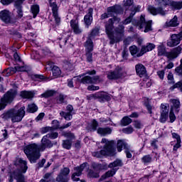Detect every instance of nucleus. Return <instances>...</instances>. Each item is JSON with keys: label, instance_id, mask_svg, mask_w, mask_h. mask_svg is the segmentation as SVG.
<instances>
[{"label": "nucleus", "instance_id": "nucleus-1", "mask_svg": "<svg viewBox=\"0 0 182 182\" xmlns=\"http://www.w3.org/2000/svg\"><path fill=\"white\" fill-rule=\"evenodd\" d=\"M121 19L119 17H114L112 18H109L108 21L105 24V31L107 35H108V38H109L110 45H114V43L117 42H120L122 41V38H123V35L124 33V26L123 25H119L117 28H115V32L117 33V36H114V33L113 32L114 23H119Z\"/></svg>", "mask_w": 182, "mask_h": 182}, {"label": "nucleus", "instance_id": "nucleus-2", "mask_svg": "<svg viewBox=\"0 0 182 182\" xmlns=\"http://www.w3.org/2000/svg\"><path fill=\"white\" fill-rule=\"evenodd\" d=\"M101 144H104L103 149L100 151H95L92 153L94 157L100 159L106 156H114L116 154V149L113 147V141H109L106 138H103L101 141Z\"/></svg>", "mask_w": 182, "mask_h": 182}, {"label": "nucleus", "instance_id": "nucleus-3", "mask_svg": "<svg viewBox=\"0 0 182 182\" xmlns=\"http://www.w3.org/2000/svg\"><path fill=\"white\" fill-rule=\"evenodd\" d=\"M4 120H11V123H19L25 117V107H21L19 109H11L4 112L2 115Z\"/></svg>", "mask_w": 182, "mask_h": 182}, {"label": "nucleus", "instance_id": "nucleus-4", "mask_svg": "<svg viewBox=\"0 0 182 182\" xmlns=\"http://www.w3.org/2000/svg\"><path fill=\"white\" fill-rule=\"evenodd\" d=\"M24 153L31 163H36L41 158V151L38 144H31L24 147Z\"/></svg>", "mask_w": 182, "mask_h": 182}, {"label": "nucleus", "instance_id": "nucleus-5", "mask_svg": "<svg viewBox=\"0 0 182 182\" xmlns=\"http://www.w3.org/2000/svg\"><path fill=\"white\" fill-rule=\"evenodd\" d=\"M18 164L20 166V171H15L13 173V176L17 182H26L25 176L22 173H26V171L28 170V162L22 159H19Z\"/></svg>", "mask_w": 182, "mask_h": 182}, {"label": "nucleus", "instance_id": "nucleus-6", "mask_svg": "<svg viewBox=\"0 0 182 182\" xmlns=\"http://www.w3.org/2000/svg\"><path fill=\"white\" fill-rule=\"evenodd\" d=\"M18 92L16 90H10L4 95L0 99V111L4 110L8 106V105L14 102V99L16 97Z\"/></svg>", "mask_w": 182, "mask_h": 182}, {"label": "nucleus", "instance_id": "nucleus-7", "mask_svg": "<svg viewBox=\"0 0 182 182\" xmlns=\"http://www.w3.org/2000/svg\"><path fill=\"white\" fill-rule=\"evenodd\" d=\"M181 47L178 46L171 52L166 53V48L164 46L161 45L158 47V55L159 56H163L165 55V56H166L169 60H173V59H176V58L178 56L179 53H181Z\"/></svg>", "mask_w": 182, "mask_h": 182}, {"label": "nucleus", "instance_id": "nucleus-8", "mask_svg": "<svg viewBox=\"0 0 182 182\" xmlns=\"http://www.w3.org/2000/svg\"><path fill=\"white\" fill-rule=\"evenodd\" d=\"M159 6H171L172 11H180L182 9V1L173 0H157Z\"/></svg>", "mask_w": 182, "mask_h": 182}, {"label": "nucleus", "instance_id": "nucleus-9", "mask_svg": "<svg viewBox=\"0 0 182 182\" xmlns=\"http://www.w3.org/2000/svg\"><path fill=\"white\" fill-rule=\"evenodd\" d=\"M107 78L109 80H116L117 79H122L126 77V72L123 68L120 67H117L114 71H109L107 73Z\"/></svg>", "mask_w": 182, "mask_h": 182}, {"label": "nucleus", "instance_id": "nucleus-10", "mask_svg": "<svg viewBox=\"0 0 182 182\" xmlns=\"http://www.w3.org/2000/svg\"><path fill=\"white\" fill-rule=\"evenodd\" d=\"M151 21H146L144 16H141L139 21L136 22V23H134V22L133 23L138 26L139 29H141V31H144L145 33H147V32L151 31Z\"/></svg>", "mask_w": 182, "mask_h": 182}, {"label": "nucleus", "instance_id": "nucleus-11", "mask_svg": "<svg viewBox=\"0 0 182 182\" xmlns=\"http://www.w3.org/2000/svg\"><path fill=\"white\" fill-rule=\"evenodd\" d=\"M172 105L171 106V110L169 112V119L171 123H173L176 121V115L174 113H178L180 112V100H171Z\"/></svg>", "mask_w": 182, "mask_h": 182}, {"label": "nucleus", "instance_id": "nucleus-12", "mask_svg": "<svg viewBox=\"0 0 182 182\" xmlns=\"http://www.w3.org/2000/svg\"><path fill=\"white\" fill-rule=\"evenodd\" d=\"M73 80H77L83 85L93 83V79L89 75H78L75 77L73 79L68 80V87H73Z\"/></svg>", "mask_w": 182, "mask_h": 182}, {"label": "nucleus", "instance_id": "nucleus-13", "mask_svg": "<svg viewBox=\"0 0 182 182\" xmlns=\"http://www.w3.org/2000/svg\"><path fill=\"white\" fill-rule=\"evenodd\" d=\"M107 13L102 14L101 19H106L107 18H110V16H114L117 14H120L122 12V6H113L107 8Z\"/></svg>", "mask_w": 182, "mask_h": 182}, {"label": "nucleus", "instance_id": "nucleus-14", "mask_svg": "<svg viewBox=\"0 0 182 182\" xmlns=\"http://www.w3.org/2000/svg\"><path fill=\"white\" fill-rule=\"evenodd\" d=\"M182 41V31L178 34H172L170 39L167 42V46L169 48H174L177 45H180V42Z\"/></svg>", "mask_w": 182, "mask_h": 182}, {"label": "nucleus", "instance_id": "nucleus-15", "mask_svg": "<svg viewBox=\"0 0 182 182\" xmlns=\"http://www.w3.org/2000/svg\"><path fill=\"white\" fill-rule=\"evenodd\" d=\"M88 100H95L98 99L100 102H105L106 100H110V96L105 92H97L91 94L87 96Z\"/></svg>", "mask_w": 182, "mask_h": 182}, {"label": "nucleus", "instance_id": "nucleus-16", "mask_svg": "<svg viewBox=\"0 0 182 182\" xmlns=\"http://www.w3.org/2000/svg\"><path fill=\"white\" fill-rule=\"evenodd\" d=\"M52 147H53V143H52V141L50 140L46 135L43 136L41 141V145H38L39 150L41 151H45L46 149H50Z\"/></svg>", "mask_w": 182, "mask_h": 182}, {"label": "nucleus", "instance_id": "nucleus-17", "mask_svg": "<svg viewBox=\"0 0 182 182\" xmlns=\"http://www.w3.org/2000/svg\"><path fill=\"white\" fill-rule=\"evenodd\" d=\"M70 173V169L69 168H64L60 170V173L56 177L57 182H69V173Z\"/></svg>", "mask_w": 182, "mask_h": 182}, {"label": "nucleus", "instance_id": "nucleus-18", "mask_svg": "<svg viewBox=\"0 0 182 182\" xmlns=\"http://www.w3.org/2000/svg\"><path fill=\"white\" fill-rule=\"evenodd\" d=\"M87 164L84 163L80 166L74 168L75 172L73 173L71 178L73 181H79L80 178L77 177H80V175L82 174V171L85 170V168L87 167Z\"/></svg>", "mask_w": 182, "mask_h": 182}, {"label": "nucleus", "instance_id": "nucleus-19", "mask_svg": "<svg viewBox=\"0 0 182 182\" xmlns=\"http://www.w3.org/2000/svg\"><path fill=\"white\" fill-rule=\"evenodd\" d=\"M0 19L5 22V23H12V18H11V11L4 9L0 11Z\"/></svg>", "mask_w": 182, "mask_h": 182}, {"label": "nucleus", "instance_id": "nucleus-20", "mask_svg": "<svg viewBox=\"0 0 182 182\" xmlns=\"http://www.w3.org/2000/svg\"><path fill=\"white\" fill-rule=\"evenodd\" d=\"M148 11L151 15H161L162 16H164V15L167 14V11L163 9V8L159 7L156 9L153 6H149Z\"/></svg>", "mask_w": 182, "mask_h": 182}, {"label": "nucleus", "instance_id": "nucleus-21", "mask_svg": "<svg viewBox=\"0 0 182 182\" xmlns=\"http://www.w3.org/2000/svg\"><path fill=\"white\" fill-rule=\"evenodd\" d=\"M92 21H93V9L90 8L88 9L87 14L85 15L84 17V22H85L86 26H87V28H89V26H90V25H92Z\"/></svg>", "mask_w": 182, "mask_h": 182}, {"label": "nucleus", "instance_id": "nucleus-22", "mask_svg": "<svg viewBox=\"0 0 182 182\" xmlns=\"http://www.w3.org/2000/svg\"><path fill=\"white\" fill-rule=\"evenodd\" d=\"M136 75L139 76V77H144V76H146L147 73V70H146V67L143 65V64H137L135 66Z\"/></svg>", "mask_w": 182, "mask_h": 182}, {"label": "nucleus", "instance_id": "nucleus-23", "mask_svg": "<svg viewBox=\"0 0 182 182\" xmlns=\"http://www.w3.org/2000/svg\"><path fill=\"white\" fill-rule=\"evenodd\" d=\"M70 26L73 30L74 33L76 35H79L83 32V30L79 27V23L76 20H71L70 21Z\"/></svg>", "mask_w": 182, "mask_h": 182}, {"label": "nucleus", "instance_id": "nucleus-24", "mask_svg": "<svg viewBox=\"0 0 182 182\" xmlns=\"http://www.w3.org/2000/svg\"><path fill=\"white\" fill-rule=\"evenodd\" d=\"M178 25H180V21H178L177 16H174L172 19L166 22V26L168 28H176V26H178Z\"/></svg>", "mask_w": 182, "mask_h": 182}, {"label": "nucleus", "instance_id": "nucleus-25", "mask_svg": "<svg viewBox=\"0 0 182 182\" xmlns=\"http://www.w3.org/2000/svg\"><path fill=\"white\" fill-rule=\"evenodd\" d=\"M129 52L134 58H140V56H143V54H141V52L139 53V48L136 46L129 47Z\"/></svg>", "mask_w": 182, "mask_h": 182}, {"label": "nucleus", "instance_id": "nucleus-26", "mask_svg": "<svg viewBox=\"0 0 182 182\" xmlns=\"http://www.w3.org/2000/svg\"><path fill=\"white\" fill-rule=\"evenodd\" d=\"M154 48H156V45L151 43H148L146 46H143L141 47V55H144V53H147V52H151Z\"/></svg>", "mask_w": 182, "mask_h": 182}, {"label": "nucleus", "instance_id": "nucleus-27", "mask_svg": "<svg viewBox=\"0 0 182 182\" xmlns=\"http://www.w3.org/2000/svg\"><path fill=\"white\" fill-rule=\"evenodd\" d=\"M97 132L98 134H100V136H107L109 134H112V130L111 128L109 127H100L97 129Z\"/></svg>", "mask_w": 182, "mask_h": 182}, {"label": "nucleus", "instance_id": "nucleus-28", "mask_svg": "<svg viewBox=\"0 0 182 182\" xmlns=\"http://www.w3.org/2000/svg\"><path fill=\"white\" fill-rule=\"evenodd\" d=\"M129 146V144H127V142H126L125 140H123V139L118 140L117 144V151L119 152L122 151V150H123V148L125 150V149H127V147Z\"/></svg>", "mask_w": 182, "mask_h": 182}, {"label": "nucleus", "instance_id": "nucleus-29", "mask_svg": "<svg viewBox=\"0 0 182 182\" xmlns=\"http://www.w3.org/2000/svg\"><path fill=\"white\" fill-rule=\"evenodd\" d=\"M85 52H93V41L92 38H87L85 43Z\"/></svg>", "mask_w": 182, "mask_h": 182}, {"label": "nucleus", "instance_id": "nucleus-30", "mask_svg": "<svg viewBox=\"0 0 182 182\" xmlns=\"http://www.w3.org/2000/svg\"><path fill=\"white\" fill-rule=\"evenodd\" d=\"M21 96L23 97V99H32V97L35 96V94L31 91H22Z\"/></svg>", "mask_w": 182, "mask_h": 182}, {"label": "nucleus", "instance_id": "nucleus-31", "mask_svg": "<svg viewBox=\"0 0 182 182\" xmlns=\"http://www.w3.org/2000/svg\"><path fill=\"white\" fill-rule=\"evenodd\" d=\"M122 166H123V161H122V159H117L109 164V168H113V167H122Z\"/></svg>", "mask_w": 182, "mask_h": 182}, {"label": "nucleus", "instance_id": "nucleus-32", "mask_svg": "<svg viewBox=\"0 0 182 182\" xmlns=\"http://www.w3.org/2000/svg\"><path fill=\"white\" fill-rule=\"evenodd\" d=\"M52 73L54 77H59L62 73V71H60V68H59L58 66L54 65L52 68Z\"/></svg>", "mask_w": 182, "mask_h": 182}, {"label": "nucleus", "instance_id": "nucleus-33", "mask_svg": "<svg viewBox=\"0 0 182 182\" xmlns=\"http://www.w3.org/2000/svg\"><path fill=\"white\" fill-rule=\"evenodd\" d=\"M116 171H117V169L112 168L110 171H108L105 175L102 176V179L107 178V177H113L114 174H116Z\"/></svg>", "mask_w": 182, "mask_h": 182}, {"label": "nucleus", "instance_id": "nucleus-34", "mask_svg": "<svg viewBox=\"0 0 182 182\" xmlns=\"http://www.w3.org/2000/svg\"><path fill=\"white\" fill-rule=\"evenodd\" d=\"M63 147L67 150H70L72 148V141L69 139L63 141Z\"/></svg>", "mask_w": 182, "mask_h": 182}, {"label": "nucleus", "instance_id": "nucleus-35", "mask_svg": "<svg viewBox=\"0 0 182 182\" xmlns=\"http://www.w3.org/2000/svg\"><path fill=\"white\" fill-rule=\"evenodd\" d=\"M27 111L29 113H35V112L38 111V106H36V105H35L34 103L29 104L27 108Z\"/></svg>", "mask_w": 182, "mask_h": 182}, {"label": "nucleus", "instance_id": "nucleus-36", "mask_svg": "<svg viewBox=\"0 0 182 182\" xmlns=\"http://www.w3.org/2000/svg\"><path fill=\"white\" fill-rule=\"evenodd\" d=\"M31 14H33V17L36 18V16L39 14V6L35 5L32 6L31 8Z\"/></svg>", "mask_w": 182, "mask_h": 182}, {"label": "nucleus", "instance_id": "nucleus-37", "mask_svg": "<svg viewBox=\"0 0 182 182\" xmlns=\"http://www.w3.org/2000/svg\"><path fill=\"white\" fill-rule=\"evenodd\" d=\"M132 120L129 117H124L121 120V124L122 126H129L130 123H132Z\"/></svg>", "mask_w": 182, "mask_h": 182}, {"label": "nucleus", "instance_id": "nucleus-38", "mask_svg": "<svg viewBox=\"0 0 182 182\" xmlns=\"http://www.w3.org/2000/svg\"><path fill=\"white\" fill-rule=\"evenodd\" d=\"M99 36V28H95L92 30L88 38H90V39H94L95 36Z\"/></svg>", "mask_w": 182, "mask_h": 182}, {"label": "nucleus", "instance_id": "nucleus-39", "mask_svg": "<svg viewBox=\"0 0 182 182\" xmlns=\"http://www.w3.org/2000/svg\"><path fill=\"white\" fill-rule=\"evenodd\" d=\"M153 158L150 155H145L141 158V161L144 164H149V163H151V160Z\"/></svg>", "mask_w": 182, "mask_h": 182}, {"label": "nucleus", "instance_id": "nucleus-40", "mask_svg": "<svg viewBox=\"0 0 182 182\" xmlns=\"http://www.w3.org/2000/svg\"><path fill=\"white\" fill-rule=\"evenodd\" d=\"M50 6L52 9L53 14H58V4L55 2H52V0L49 1Z\"/></svg>", "mask_w": 182, "mask_h": 182}, {"label": "nucleus", "instance_id": "nucleus-41", "mask_svg": "<svg viewBox=\"0 0 182 182\" xmlns=\"http://www.w3.org/2000/svg\"><path fill=\"white\" fill-rule=\"evenodd\" d=\"M60 115L62 117H64V119L65 120H72V114H70V112H61L60 113Z\"/></svg>", "mask_w": 182, "mask_h": 182}, {"label": "nucleus", "instance_id": "nucleus-42", "mask_svg": "<svg viewBox=\"0 0 182 182\" xmlns=\"http://www.w3.org/2000/svg\"><path fill=\"white\" fill-rule=\"evenodd\" d=\"M168 104H162L161 105V113L164 114H168Z\"/></svg>", "mask_w": 182, "mask_h": 182}, {"label": "nucleus", "instance_id": "nucleus-43", "mask_svg": "<svg viewBox=\"0 0 182 182\" xmlns=\"http://www.w3.org/2000/svg\"><path fill=\"white\" fill-rule=\"evenodd\" d=\"M55 95V91L53 90H48L46 92L41 94V97H45L46 99L48 97H50L51 96H53Z\"/></svg>", "mask_w": 182, "mask_h": 182}, {"label": "nucleus", "instance_id": "nucleus-44", "mask_svg": "<svg viewBox=\"0 0 182 182\" xmlns=\"http://www.w3.org/2000/svg\"><path fill=\"white\" fill-rule=\"evenodd\" d=\"M95 171H96V168H95V167H94V171L90 170L88 173L89 177H93V178H97V177H99V171H97V172Z\"/></svg>", "mask_w": 182, "mask_h": 182}, {"label": "nucleus", "instance_id": "nucleus-45", "mask_svg": "<svg viewBox=\"0 0 182 182\" xmlns=\"http://www.w3.org/2000/svg\"><path fill=\"white\" fill-rule=\"evenodd\" d=\"M5 72H6V76H11V75H14V73H16V67L15 68H9L6 69Z\"/></svg>", "mask_w": 182, "mask_h": 182}, {"label": "nucleus", "instance_id": "nucleus-46", "mask_svg": "<svg viewBox=\"0 0 182 182\" xmlns=\"http://www.w3.org/2000/svg\"><path fill=\"white\" fill-rule=\"evenodd\" d=\"M135 13H131L129 16L127 17L124 21H122V25H129L132 22L133 16H134Z\"/></svg>", "mask_w": 182, "mask_h": 182}, {"label": "nucleus", "instance_id": "nucleus-47", "mask_svg": "<svg viewBox=\"0 0 182 182\" xmlns=\"http://www.w3.org/2000/svg\"><path fill=\"white\" fill-rule=\"evenodd\" d=\"M167 79L169 85H174V75H173V73H168Z\"/></svg>", "mask_w": 182, "mask_h": 182}, {"label": "nucleus", "instance_id": "nucleus-48", "mask_svg": "<svg viewBox=\"0 0 182 182\" xmlns=\"http://www.w3.org/2000/svg\"><path fill=\"white\" fill-rule=\"evenodd\" d=\"M85 56L87 61L88 62H93V54L92 53V51H85Z\"/></svg>", "mask_w": 182, "mask_h": 182}, {"label": "nucleus", "instance_id": "nucleus-49", "mask_svg": "<svg viewBox=\"0 0 182 182\" xmlns=\"http://www.w3.org/2000/svg\"><path fill=\"white\" fill-rule=\"evenodd\" d=\"M50 176L52 173H47L44 175L43 178L40 181V182H50Z\"/></svg>", "mask_w": 182, "mask_h": 182}, {"label": "nucleus", "instance_id": "nucleus-50", "mask_svg": "<svg viewBox=\"0 0 182 182\" xmlns=\"http://www.w3.org/2000/svg\"><path fill=\"white\" fill-rule=\"evenodd\" d=\"M124 153L127 159H132V153H133V150L130 149V146L124 149Z\"/></svg>", "mask_w": 182, "mask_h": 182}, {"label": "nucleus", "instance_id": "nucleus-51", "mask_svg": "<svg viewBox=\"0 0 182 182\" xmlns=\"http://www.w3.org/2000/svg\"><path fill=\"white\" fill-rule=\"evenodd\" d=\"M25 0H16L14 2V6L16 8V9H22V4H23V1Z\"/></svg>", "mask_w": 182, "mask_h": 182}, {"label": "nucleus", "instance_id": "nucleus-52", "mask_svg": "<svg viewBox=\"0 0 182 182\" xmlns=\"http://www.w3.org/2000/svg\"><path fill=\"white\" fill-rule=\"evenodd\" d=\"M48 139H52L53 140L55 139H58V136H59V134L58 132H51L48 133L46 135Z\"/></svg>", "mask_w": 182, "mask_h": 182}, {"label": "nucleus", "instance_id": "nucleus-53", "mask_svg": "<svg viewBox=\"0 0 182 182\" xmlns=\"http://www.w3.org/2000/svg\"><path fill=\"white\" fill-rule=\"evenodd\" d=\"M167 119H168V114L161 113V117H160L161 123H166V122L167 121Z\"/></svg>", "mask_w": 182, "mask_h": 182}, {"label": "nucleus", "instance_id": "nucleus-54", "mask_svg": "<svg viewBox=\"0 0 182 182\" xmlns=\"http://www.w3.org/2000/svg\"><path fill=\"white\" fill-rule=\"evenodd\" d=\"M134 126L135 129H142L143 124L140 121H135L134 122Z\"/></svg>", "mask_w": 182, "mask_h": 182}, {"label": "nucleus", "instance_id": "nucleus-55", "mask_svg": "<svg viewBox=\"0 0 182 182\" xmlns=\"http://www.w3.org/2000/svg\"><path fill=\"white\" fill-rule=\"evenodd\" d=\"M63 67L65 69H70V68H72V63L65 60L63 61Z\"/></svg>", "mask_w": 182, "mask_h": 182}, {"label": "nucleus", "instance_id": "nucleus-56", "mask_svg": "<svg viewBox=\"0 0 182 182\" xmlns=\"http://www.w3.org/2000/svg\"><path fill=\"white\" fill-rule=\"evenodd\" d=\"M97 126H99L97 121L94 119L91 125V130H92V132H95L96 129H97Z\"/></svg>", "mask_w": 182, "mask_h": 182}, {"label": "nucleus", "instance_id": "nucleus-57", "mask_svg": "<svg viewBox=\"0 0 182 182\" xmlns=\"http://www.w3.org/2000/svg\"><path fill=\"white\" fill-rule=\"evenodd\" d=\"M63 136H64V137H67V139H70L71 140L72 139H75V135L70 132H65L63 134Z\"/></svg>", "mask_w": 182, "mask_h": 182}, {"label": "nucleus", "instance_id": "nucleus-58", "mask_svg": "<svg viewBox=\"0 0 182 182\" xmlns=\"http://www.w3.org/2000/svg\"><path fill=\"white\" fill-rule=\"evenodd\" d=\"M33 79L38 82H41V80H43L45 77H43V75H34Z\"/></svg>", "mask_w": 182, "mask_h": 182}, {"label": "nucleus", "instance_id": "nucleus-59", "mask_svg": "<svg viewBox=\"0 0 182 182\" xmlns=\"http://www.w3.org/2000/svg\"><path fill=\"white\" fill-rule=\"evenodd\" d=\"M172 136L173 139H176L177 143H181V139L180 138V135H178L177 133L173 132Z\"/></svg>", "mask_w": 182, "mask_h": 182}, {"label": "nucleus", "instance_id": "nucleus-60", "mask_svg": "<svg viewBox=\"0 0 182 182\" xmlns=\"http://www.w3.org/2000/svg\"><path fill=\"white\" fill-rule=\"evenodd\" d=\"M133 132V127H128L123 129V132L126 133V134H132V132Z\"/></svg>", "mask_w": 182, "mask_h": 182}, {"label": "nucleus", "instance_id": "nucleus-61", "mask_svg": "<svg viewBox=\"0 0 182 182\" xmlns=\"http://www.w3.org/2000/svg\"><path fill=\"white\" fill-rule=\"evenodd\" d=\"M53 15L55 21V23H57V25H58V23H60V17H59V14L58 13H55Z\"/></svg>", "mask_w": 182, "mask_h": 182}, {"label": "nucleus", "instance_id": "nucleus-62", "mask_svg": "<svg viewBox=\"0 0 182 182\" xmlns=\"http://www.w3.org/2000/svg\"><path fill=\"white\" fill-rule=\"evenodd\" d=\"M12 2H14V0H1V4L4 6L11 5Z\"/></svg>", "mask_w": 182, "mask_h": 182}, {"label": "nucleus", "instance_id": "nucleus-63", "mask_svg": "<svg viewBox=\"0 0 182 182\" xmlns=\"http://www.w3.org/2000/svg\"><path fill=\"white\" fill-rule=\"evenodd\" d=\"M65 95H60L58 97H57V103H63L64 100H65Z\"/></svg>", "mask_w": 182, "mask_h": 182}, {"label": "nucleus", "instance_id": "nucleus-64", "mask_svg": "<svg viewBox=\"0 0 182 182\" xmlns=\"http://www.w3.org/2000/svg\"><path fill=\"white\" fill-rule=\"evenodd\" d=\"M52 124L53 129H60V127H59V121L55 119L52 122Z\"/></svg>", "mask_w": 182, "mask_h": 182}]
</instances>
